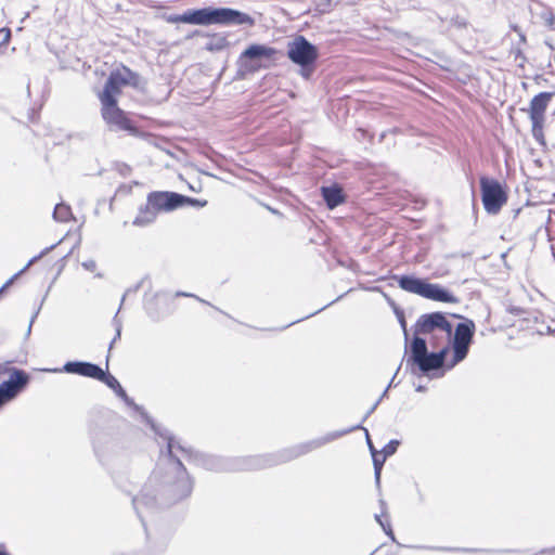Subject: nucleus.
Instances as JSON below:
<instances>
[{
    "instance_id": "e433bc0d",
    "label": "nucleus",
    "mask_w": 555,
    "mask_h": 555,
    "mask_svg": "<svg viewBox=\"0 0 555 555\" xmlns=\"http://www.w3.org/2000/svg\"><path fill=\"white\" fill-rule=\"evenodd\" d=\"M34 323H35V314H33V315L30 317L29 326H28V333H30V331H31V326H33V324H34Z\"/></svg>"
},
{
    "instance_id": "2f4dec72",
    "label": "nucleus",
    "mask_w": 555,
    "mask_h": 555,
    "mask_svg": "<svg viewBox=\"0 0 555 555\" xmlns=\"http://www.w3.org/2000/svg\"><path fill=\"white\" fill-rule=\"evenodd\" d=\"M82 267L88 271H94L96 268V263L94 260H87L82 262Z\"/></svg>"
},
{
    "instance_id": "a878e982",
    "label": "nucleus",
    "mask_w": 555,
    "mask_h": 555,
    "mask_svg": "<svg viewBox=\"0 0 555 555\" xmlns=\"http://www.w3.org/2000/svg\"><path fill=\"white\" fill-rule=\"evenodd\" d=\"M398 446V440H391L388 444H386L382 451V453L384 454V459L392 455L397 451Z\"/></svg>"
},
{
    "instance_id": "a19ab883",
    "label": "nucleus",
    "mask_w": 555,
    "mask_h": 555,
    "mask_svg": "<svg viewBox=\"0 0 555 555\" xmlns=\"http://www.w3.org/2000/svg\"><path fill=\"white\" fill-rule=\"evenodd\" d=\"M27 93H28V96H30V81H28V83H27Z\"/></svg>"
},
{
    "instance_id": "c85d7f7f",
    "label": "nucleus",
    "mask_w": 555,
    "mask_h": 555,
    "mask_svg": "<svg viewBox=\"0 0 555 555\" xmlns=\"http://www.w3.org/2000/svg\"><path fill=\"white\" fill-rule=\"evenodd\" d=\"M391 386V384H389V386L384 390L383 395L380 396V398L373 404L372 408H370V410L367 411V413L364 415V420H366L374 411L375 409L377 408V405L379 404L380 400L387 395L388 392V389L389 387Z\"/></svg>"
},
{
    "instance_id": "423d86ee",
    "label": "nucleus",
    "mask_w": 555,
    "mask_h": 555,
    "mask_svg": "<svg viewBox=\"0 0 555 555\" xmlns=\"http://www.w3.org/2000/svg\"><path fill=\"white\" fill-rule=\"evenodd\" d=\"M480 189L486 211L492 215L498 214L507 201L506 193L500 182L494 179L481 177Z\"/></svg>"
},
{
    "instance_id": "7c9ffc66",
    "label": "nucleus",
    "mask_w": 555,
    "mask_h": 555,
    "mask_svg": "<svg viewBox=\"0 0 555 555\" xmlns=\"http://www.w3.org/2000/svg\"><path fill=\"white\" fill-rule=\"evenodd\" d=\"M12 397L9 396V392H7L2 386H0V405L3 404L4 402L11 400Z\"/></svg>"
},
{
    "instance_id": "2eb2a0df",
    "label": "nucleus",
    "mask_w": 555,
    "mask_h": 555,
    "mask_svg": "<svg viewBox=\"0 0 555 555\" xmlns=\"http://www.w3.org/2000/svg\"><path fill=\"white\" fill-rule=\"evenodd\" d=\"M423 297L440 302L455 304L459 301V299L454 295L449 293L439 284L431 283H427Z\"/></svg>"
},
{
    "instance_id": "0eeeda50",
    "label": "nucleus",
    "mask_w": 555,
    "mask_h": 555,
    "mask_svg": "<svg viewBox=\"0 0 555 555\" xmlns=\"http://www.w3.org/2000/svg\"><path fill=\"white\" fill-rule=\"evenodd\" d=\"M137 75L129 68L121 66L111 72L104 90L99 94V98L116 99L120 94L121 88L130 85H135Z\"/></svg>"
},
{
    "instance_id": "4468645a",
    "label": "nucleus",
    "mask_w": 555,
    "mask_h": 555,
    "mask_svg": "<svg viewBox=\"0 0 555 555\" xmlns=\"http://www.w3.org/2000/svg\"><path fill=\"white\" fill-rule=\"evenodd\" d=\"M27 375L20 370H10V377L0 384L2 388L9 392V396L14 398L27 384Z\"/></svg>"
},
{
    "instance_id": "f8f14e48",
    "label": "nucleus",
    "mask_w": 555,
    "mask_h": 555,
    "mask_svg": "<svg viewBox=\"0 0 555 555\" xmlns=\"http://www.w3.org/2000/svg\"><path fill=\"white\" fill-rule=\"evenodd\" d=\"M63 371L70 374L91 377L94 379H100L104 376V371L100 366L89 362H67L64 365Z\"/></svg>"
},
{
    "instance_id": "20e7f679",
    "label": "nucleus",
    "mask_w": 555,
    "mask_h": 555,
    "mask_svg": "<svg viewBox=\"0 0 555 555\" xmlns=\"http://www.w3.org/2000/svg\"><path fill=\"white\" fill-rule=\"evenodd\" d=\"M164 20L171 24L185 23L193 25H254V18L241 11L230 8H204L186 11L183 14L164 15Z\"/></svg>"
},
{
    "instance_id": "72a5a7b5",
    "label": "nucleus",
    "mask_w": 555,
    "mask_h": 555,
    "mask_svg": "<svg viewBox=\"0 0 555 555\" xmlns=\"http://www.w3.org/2000/svg\"><path fill=\"white\" fill-rule=\"evenodd\" d=\"M543 555H555V547L543 551Z\"/></svg>"
},
{
    "instance_id": "1a4fd4ad",
    "label": "nucleus",
    "mask_w": 555,
    "mask_h": 555,
    "mask_svg": "<svg viewBox=\"0 0 555 555\" xmlns=\"http://www.w3.org/2000/svg\"><path fill=\"white\" fill-rule=\"evenodd\" d=\"M102 104V116L111 129L130 130V120L125 113L117 106L116 99L99 98Z\"/></svg>"
},
{
    "instance_id": "f704fd0d",
    "label": "nucleus",
    "mask_w": 555,
    "mask_h": 555,
    "mask_svg": "<svg viewBox=\"0 0 555 555\" xmlns=\"http://www.w3.org/2000/svg\"><path fill=\"white\" fill-rule=\"evenodd\" d=\"M206 467L209 469H219L220 467L217 465L211 464L210 462L205 463Z\"/></svg>"
},
{
    "instance_id": "dca6fc26",
    "label": "nucleus",
    "mask_w": 555,
    "mask_h": 555,
    "mask_svg": "<svg viewBox=\"0 0 555 555\" xmlns=\"http://www.w3.org/2000/svg\"><path fill=\"white\" fill-rule=\"evenodd\" d=\"M398 284L403 291L423 297L427 282L412 275H401L398 278Z\"/></svg>"
},
{
    "instance_id": "ddd939ff",
    "label": "nucleus",
    "mask_w": 555,
    "mask_h": 555,
    "mask_svg": "<svg viewBox=\"0 0 555 555\" xmlns=\"http://www.w3.org/2000/svg\"><path fill=\"white\" fill-rule=\"evenodd\" d=\"M554 94L553 92H541L530 101L529 115L531 120H545V111Z\"/></svg>"
},
{
    "instance_id": "37998d69",
    "label": "nucleus",
    "mask_w": 555,
    "mask_h": 555,
    "mask_svg": "<svg viewBox=\"0 0 555 555\" xmlns=\"http://www.w3.org/2000/svg\"><path fill=\"white\" fill-rule=\"evenodd\" d=\"M64 257L60 256L59 257V260H57V263L63 259Z\"/></svg>"
},
{
    "instance_id": "ea45409f",
    "label": "nucleus",
    "mask_w": 555,
    "mask_h": 555,
    "mask_svg": "<svg viewBox=\"0 0 555 555\" xmlns=\"http://www.w3.org/2000/svg\"><path fill=\"white\" fill-rule=\"evenodd\" d=\"M401 324H402V326L404 327V336H405V339H408V333H406V330H405V326H404V321H401Z\"/></svg>"
},
{
    "instance_id": "58836bf2",
    "label": "nucleus",
    "mask_w": 555,
    "mask_h": 555,
    "mask_svg": "<svg viewBox=\"0 0 555 555\" xmlns=\"http://www.w3.org/2000/svg\"><path fill=\"white\" fill-rule=\"evenodd\" d=\"M63 269V264H60L57 266V271H56V275L60 274V272L62 271Z\"/></svg>"
},
{
    "instance_id": "c756f323",
    "label": "nucleus",
    "mask_w": 555,
    "mask_h": 555,
    "mask_svg": "<svg viewBox=\"0 0 555 555\" xmlns=\"http://www.w3.org/2000/svg\"><path fill=\"white\" fill-rule=\"evenodd\" d=\"M0 34H4L2 42H0V47L7 44L11 38V30L7 27L0 29Z\"/></svg>"
},
{
    "instance_id": "7ed1b4c3",
    "label": "nucleus",
    "mask_w": 555,
    "mask_h": 555,
    "mask_svg": "<svg viewBox=\"0 0 555 555\" xmlns=\"http://www.w3.org/2000/svg\"><path fill=\"white\" fill-rule=\"evenodd\" d=\"M361 428L360 425L351 427L349 429L338 430V431H332L326 434L323 437L313 439L311 441L298 444L289 450L284 451L283 453L274 456H255V457H248L240 460L235 465H233L231 468L233 469H260L269 466H273L283 462L291 461L293 459H296L298 456H301L308 452H311L315 449L321 448L322 446L330 443L348 433Z\"/></svg>"
},
{
    "instance_id": "39448f33",
    "label": "nucleus",
    "mask_w": 555,
    "mask_h": 555,
    "mask_svg": "<svg viewBox=\"0 0 555 555\" xmlns=\"http://www.w3.org/2000/svg\"><path fill=\"white\" fill-rule=\"evenodd\" d=\"M447 354L446 348H441L437 352H428L426 340L415 336L411 344V354L408 363L413 362L420 371L428 373L443 366Z\"/></svg>"
},
{
    "instance_id": "a211bd4d",
    "label": "nucleus",
    "mask_w": 555,
    "mask_h": 555,
    "mask_svg": "<svg viewBox=\"0 0 555 555\" xmlns=\"http://www.w3.org/2000/svg\"><path fill=\"white\" fill-rule=\"evenodd\" d=\"M146 418V422L151 425V427L153 428V430L159 435L160 437H163L166 441H167V455L169 457H171L173 455L172 453V450L173 448L178 447L181 451L188 453V454H191L192 451L191 450H188L183 447H181L180 444H177L175 438H172L167 430H164L162 431L158 426H156V424H154V422L149 417V416H145Z\"/></svg>"
},
{
    "instance_id": "5701e85b",
    "label": "nucleus",
    "mask_w": 555,
    "mask_h": 555,
    "mask_svg": "<svg viewBox=\"0 0 555 555\" xmlns=\"http://www.w3.org/2000/svg\"><path fill=\"white\" fill-rule=\"evenodd\" d=\"M544 121L545 120H531L532 135L539 142H542L544 139V134H543Z\"/></svg>"
},
{
    "instance_id": "aec40b11",
    "label": "nucleus",
    "mask_w": 555,
    "mask_h": 555,
    "mask_svg": "<svg viewBox=\"0 0 555 555\" xmlns=\"http://www.w3.org/2000/svg\"><path fill=\"white\" fill-rule=\"evenodd\" d=\"M99 380L105 383L115 393L121 398L128 405H132L133 401L127 396L125 389L120 386L119 382L111 374L104 372V376Z\"/></svg>"
},
{
    "instance_id": "4be33fe9",
    "label": "nucleus",
    "mask_w": 555,
    "mask_h": 555,
    "mask_svg": "<svg viewBox=\"0 0 555 555\" xmlns=\"http://www.w3.org/2000/svg\"><path fill=\"white\" fill-rule=\"evenodd\" d=\"M228 46V40L223 36H212L206 43V49L208 51H220Z\"/></svg>"
},
{
    "instance_id": "6ab92c4d",
    "label": "nucleus",
    "mask_w": 555,
    "mask_h": 555,
    "mask_svg": "<svg viewBox=\"0 0 555 555\" xmlns=\"http://www.w3.org/2000/svg\"><path fill=\"white\" fill-rule=\"evenodd\" d=\"M157 214L158 211L150 205L147 201L145 207L140 209L138 216L133 220V224L140 227L150 224L156 219Z\"/></svg>"
},
{
    "instance_id": "9d476101",
    "label": "nucleus",
    "mask_w": 555,
    "mask_h": 555,
    "mask_svg": "<svg viewBox=\"0 0 555 555\" xmlns=\"http://www.w3.org/2000/svg\"><path fill=\"white\" fill-rule=\"evenodd\" d=\"M275 54V49L263 44H251L245 49L240 57L238 65L240 69L245 73L255 72L259 65L255 64L254 61L260 59H271Z\"/></svg>"
},
{
    "instance_id": "bb28decb",
    "label": "nucleus",
    "mask_w": 555,
    "mask_h": 555,
    "mask_svg": "<svg viewBox=\"0 0 555 555\" xmlns=\"http://www.w3.org/2000/svg\"><path fill=\"white\" fill-rule=\"evenodd\" d=\"M377 522L382 526V528L384 529L385 533L392 540L395 541V534H393V531L391 529V526L389 522H383V520L380 519L379 516H375Z\"/></svg>"
},
{
    "instance_id": "9b49d317",
    "label": "nucleus",
    "mask_w": 555,
    "mask_h": 555,
    "mask_svg": "<svg viewBox=\"0 0 555 555\" xmlns=\"http://www.w3.org/2000/svg\"><path fill=\"white\" fill-rule=\"evenodd\" d=\"M147 201L158 212L173 210L182 206L184 202L197 203L196 199L170 192H153L147 196Z\"/></svg>"
},
{
    "instance_id": "473e14b6",
    "label": "nucleus",
    "mask_w": 555,
    "mask_h": 555,
    "mask_svg": "<svg viewBox=\"0 0 555 555\" xmlns=\"http://www.w3.org/2000/svg\"><path fill=\"white\" fill-rule=\"evenodd\" d=\"M364 431H365V436H366L367 446H369V448H370V450H371L372 454H373V453H376V450L374 449L373 443H372V441H371V439H370V435H369L367 429H365V428H364Z\"/></svg>"
},
{
    "instance_id": "f3484780",
    "label": "nucleus",
    "mask_w": 555,
    "mask_h": 555,
    "mask_svg": "<svg viewBox=\"0 0 555 555\" xmlns=\"http://www.w3.org/2000/svg\"><path fill=\"white\" fill-rule=\"evenodd\" d=\"M321 191L323 199L330 209L337 207L344 202L341 189L338 186H323Z\"/></svg>"
},
{
    "instance_id": "4c0bfd02",
    "label": "nucleus",
    "mask_w": 555,
    "mask_h": 555,
    "mask_svg": "<svg viewBox=\"0 0 555 555\" xmlns=\"http://www.w3.org/2000/svg\"><path fill=\"white\" fill-rule=\"evenodd\" d=\"M178 295L185 296V297H195L194 295L188 294V293H179Z\"/></svg>"
},
{
    "instance_id": "393cba45",
    "label": "nucleus",
    "mask_w": 555,
    "mask_h": 555,
    "mask_svg": "<svg viewBox=\"0 0 555 555\" xmlns=\"http://www.w3.org/2000/svg\"><path fill=\"white\" fill-rule=\"evenodd\" d=\"M35 263V257L30 258L22 270H20L17 273H15L10 280H8L4 285L0 288V294L4 292L28 267L33 266Z\"/></svg>"
},
{
    "instance_id": "412c9836",
    "label": "nucleus",
    "mask_w": 555,
    "mask_h": 555,
    "mask_svg": "<svg viewBox=\"0 0 555 555\" xmlns=\"http://www.w3.org/2000/svg\"><path fill=\"white\" fill-rule=\"evenodd\" d=\"M73 215H72V209L69 206L61 203V204H57L54 208V211H53V218L56 220V221H60V222H66V221H69L72 219Z\"/></svg>"
},
{
    "instance_id": "c9c22d12",
    "label": "nucleus",
    "mask_w": 555,
    "mask_h": 555,
    "mask_svg": "<svg viewBox=\"0 0 555 555\" xmlns=\"http://www.w3.org/2000/svg\"><path fill=\"white\" fill-rule=\"evenodd\" d=\"M0 555H10L7 550H5V545L4 544H0Z\"/></svg>"
},
{
    "instance_id": "f257e3e1",
    "label": "nucleus",
    "mask_w": 555,
    "mask_h": 555,
    "mask_svg": "<svg viewBox=\"0 0 555 555\" xmlns=\"http://www.w3.org/2000/svg\"><path fill=\"white\" fill-rule=\"evenodd\" d=\"M475 328V323L465 319L455 326L452 337L453 326L446 315L441 312H433L418 318L415 334L429 336L428 341L434 349L446 348L449 353L452 348L453 357L447 365L448 369H452L467 357Z\"/></svg>"
},
{
    "instance_id": "b1692460",
    "label": "nucleus",
    "mask_w": 555,
    "mask_h": 555,
    "mask_svg": "<svg viewBox=\"0 0 555 555\" xmlns=\"http://www.w3.org/2000/svg\"><path fill=\"white\" fill-rule=\"evenodd\" d=\"M372 456H373V463H374L375 479H376V482L379 483L380 470H382L383 464L386 459H384V454L382 455V457H379L377 452L373 453Z\"/></svg>"
},
{
    "instance_id": "f03ea898",
    "label": "nucleus",
    "mask_w": 555,
    "mask_h": 555,
    "mask_svg": "<svg viewBox=\"0 0 555 555\" xmlns=\"http://www.w3.org/2000/svg\"><path fill=\"white\" fill-rule=\"evenodd\" d=\"M175 469L177 470L176 481L167 485L166 488L163 490L164 494L169 496L168 501L158 502L156 496L153 494L151 483L153 482V480L156 479V474H154L153 477L150 479L149 483L144 486L141 493L133 499V506L139 517L141 518L144 527L145 522L143 520L142 513L145 508L152 509L156 505H167L169 503H175L191 494L193 483L179 459H177L175 462Z\"/></svg>"
},
{
    "instance_id": "79ce46f5",
    "label": "nucleus",
    "mask_w": 555,
    "mask_h": 555,
    "mask_svg": "<svg viewBox=\"0 0 555 555\" xmlns=\"http://www.w3.org/2000/svg\"><path fill=\"white\" fill-rule=\"evenodd\" d=\"M42 255L43 253H41L39 256H36V259L38 260Z\"/></svg>"
},
{
    "instance_id": "6e6552de",
    "label": "nucleus",
    "mask_w": 555,
    "mask_h": 555,
    "mask_svg": "<svg viewBox=\"0 0 555 555\" xmlns=\"http://www.w3.org/2000/svg\"><path fill=\"white\" fill-rule=\"evenodd\" d=\"M287 56L292 62L305 68L315 62L318 50L304 36H297L287 44Z\"/></svg>"
},
{
    "instance_id": "cd10ccee",
    "label": "nucleus",
    "mask_w": 555,
    "mask_h": 555,
    "mask_svg": "<svg viewBox=\"0 0 555 555\" xmlns=\"http://www.w3.org/2000/svg\"><path fill=\"white\" fill-rule=\"evenodd\" d=\"M114 324H115V327H116V335H115V337L113 338V340H112V343L109 345V349H112L113 345L120 338V335H121V323H120L117 314L114 318Z\"/></svg>"
}]
</instances>
